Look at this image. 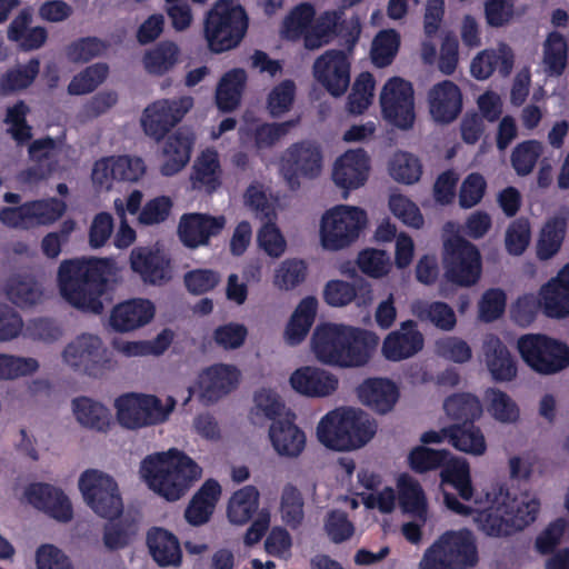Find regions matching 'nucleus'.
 <instances>
[{
  "mask_svg": "<svg viewBox=\"0 0 569 569\" xmlns=\"http://www.w3.org/2000/svg\"><path fill=\"white\" fill-rule=\"evenodd\" d=\"M79 489L87 505L109 521L103 528V543L109 550L126 548L139 530V519L122 513L123 503L116 480L97 469L86 470L79 479Z\"/></svg>",
  "mask_w": 569,
  "mask_h": 569,
  "instance_id": "1",
  "label": "nucleus"
},
{
  "mask_svg": "<svg viewBox=\"0 0 569 569\" xmlns=\"http://www.w3.org/2000/svg\"><path fill=\"white\" fill-rule=\"evenodd\" d=\"M112 262L107 258H74L63 260L57 281L61 297L73 308L100 315L102 296L107 292Z\"/></svg>",
  "mask_w": 569,
  "mask_h": 569,
  "instance_id": "2",
  "label": "nucleus"
},
{
  "mask_svg": "<svg viewBox=\"0 0 569 569\" xmlns=\"http://www.w3.org/2000/svg\"><path fill=\"white\" fill-rule=\"evenodd\" d=\"M377 345L378 337L371 331L331 322L317 326L311 337L316 358L340 368L365 366Z\"/></svg>",
  "mask_w": 569,
  "mask_h": 569,
  "instance_id": "3",
  "label": "nucleus"
},
{
  "mask_svg": "<svg viewBox=\"0 0 569 569\" xmlns=\"http://www.w3.org/2000/svg\"><path fill=\"white\" fill-rule=\"evenodd\" d=\"M141 473L150 489L168 501L183 497L202 473V469L176 448L146 457Z\"/></svg>",
  "mask_w": 569,
  "mask_h": 569,
  "instance_id": "4",
  "label": "nucleus"
},
{
  "mask_svg": "<svg viewBox=\"0 0 569 569\" xmlns=\"http://www.w3.org/2000/svg\"><path fill=\"white\" fill-rule=\"evenodd\" d=\"M376 423L361 409L352 407L328 412L317 428L318 439L327 448L337 451L358 449L376 433Z\"/></svg>",
  "mask_w": 569,
  "mask_h": 569,
  "instance_id": "5",
  "label": "nucleus"
},
{
  "mask_svg": "<svg viewBox=\"0 0 569 569\" xmlns=\"http://www.w3.org/2000/svg\"><path fill=\"white\" fill-rule=\"evenodd\" d=\"M479 561L471 530H447L425 551L420 569H468Z\"/></svg>",
  "mask_w": 569,
  "mask_h": 569,
  "instance_id": "6",
  "label": "nucleus"
},
{
  "mask_svg": "<svg viewBox=\"0 0 569 569\" xmlns=\"http://www.w3.org/2000/svg\"><path fill=\"white\" fill-rule=\"evenodd\" d=\"M248 30V16L241 6L217 3L204 19L203 33L208 48L222 53L236 48Z\"/></svg>",
  "mask_w": 569,
  "mask_h": 569,
  "instance_id": "7",
  "label": "nucleus"
},
{
  "mask_svg": "<svg viewBox=\"0 0 569 569\" xmlns=\"http://www.w3.org/2000/svg\"><path fill=\"white\" fill-rule=\"evenodd\" d=\"M446 507L460 516H475L478 528L489 537L501 538L513 535L512 522L508 512V489L499 487L488 507L482 510L462 503L457 496L450 492L443 493Z\"/></svg>",
  "mask_w": 569,
  "mask_h": 569,
  "instance_id": "8",
  "label": "nucleus"
},
{
  "mask_svg": "<svg viewBox=\"0 0 569 569\" xmlns=\"http://www.w3.org/2000/svg\"><path fill=\"white\" fill-rule=\"evenodd\" d=\"M367 212L359 207L339 204L326 211L320 224L325 249L337 251L355 242L367 224Z\"/></svg>",
  "mask_w": 569,
  "mask_h": 569,
  "instance_id": "9",
  "label": "nucleus"
},
{
  "mask_svg": "<svg viewBox=\"0 0 569 569\" xmlns=\"http://www.w3.org/2000/svg\"><path fill=\"white\" fill-rule=\"evenodd\" d=\"M518 350L523 361L540 375H553L569 366V347L543 333L520 337Z\"/></svg>",
  "mask_w": 569,
  "mask_h": 569,
  "instance_id": "10",
  "label": "nucleus"
},
{
  "mask_svg": "<svg viewBox=\"0 0 569 569\" xmlns=\"http://www.w3.org/2000/svg\"><path fill=\"white\" fill-rule=\"evenodd\" d=\"M443 267L450 282L460 287L473 286L482 271L480 251L467 239L452 237L443 244Z\"/></svg>",
  "mask_w": 569,
  "mask_h": 569,
  "instance_id": "11",
  "label": "nucleus"
},
{
  "mask_svg": "<svg viewBox=\"0 0 569 569\" xmlns=\"http://www.w3.org/2000/svg\"><path fill=\"white\" fill-rule=\"evenodd\" d=\"M66 210V202L56 197L31 200L19 206L1 208L0 222L11 229L30 230L54 223Z\"/></svg>",
  "mask_w": 569,
  "mask_h": 569,
  "instance_id": "12",
  "label": "nucleus"
},
{
  "mask_svg": "<svg viewBox=\"0 0 569 569\" xmlns=\"http://www.w3.org/2000/svg\"><path fill=\"white\" fill-rule=\"evenodd\" d=\"M114 408L119 425L129 430L161 423L169 415L157 396L136 392L119 396Z\"/></svg>",
  "mask_w": 569,
  "mask_h": 569,
  "instance_id": "13",
  "label": "nucleus"
},
{
  "mask_svg": "<svg viewBox=\"0 0 569 569\" xmlns=\"http://www.w3.org/2000/svg\"><path fill=\"white\" fill-rule=\"evenodd\" d=\"M62 357L74 371L94 378L102 376L112 362L101 339L93 335H81L68 343Z\"/></svg>",
  "mask_w": 569,
  "mask_h": 569,
  "instance_id": "14",
  "label": "nucleus"
},
{
  "mask_svg": "<svg viewBox=\"0 0 569 569\" xmlns=\"http://www.w3.org/2000/svg\"><path fill=\"white\" fill-rule=\"evenodd\" d=\"M382 114L393 126L409 129L415 121L413 88L399 77L389 79L380 94Z\"/></svg>",
  "mask_w": 569,
  "mask_h": 569,
  "instance_id": "15",
  "label": "nucleus"
},
{
  "mask_svg": "<svg viewBox=\"0 0 569 569\" xmlns=\"http://www.w3.org/2000/svg\"><path fill=\"white\" fill-rule=\"evenodd\" d=\"M351 62L346 51L329 49L312 66V74L332 97H341L350 86Z\"/></svg>",
  "mask_w": 569,
  "mask_h": 569,
  "instance_id": "16",
  "label": "nucleus"
},
{
  "mask_svg": "<svg viewBox=\"0 0 569 569\" xmlns=\"http://www.w3.org/2000/svg\"><path fill=\"white\" fill-rule=\"evenodd\" d=\"M192 107V99L184 97L179 100L162 99L154 101L143 111L142 128L147 136L160 141L179 123Z\"/></svg>",
  "mask_w": 569,
  "mask_h": 569,
  "instance_id": "17",
  "label": "nucleus"
},
{
  "mask_svg": "<svg viewBox=\"0 0 569 569\" xmlns=\"http://www.w3.org/2000/svg\"><path fill=\"white\" fill-rule=\"evenodd\" d=\"M322 168V152L318 144L305 140L291 144L282 157V171L291 188L299 186V178H316Z\"/></svg>",
  "mask_w": 569,
  "mask_h": 569,
  "instance_id": "18",
  "label": "nucleus"
},
{
  "mask_svg": "<svg viewBox=\"0 0 569 569\" xmlns=\"http://www.w3.org/2000/svg\"><path fill=\"white\" fill-rule=\"evenodd\" d=\"M224 216L190 212L180 217L177 233L181 243L189 249L208 246L210 239L221 234L226 227Z\"/></svg>",
  "mask_w": 569,
  "mask_h": 569,
  "instance_id": "19",
  "label": "nucleus"
},
{
  "mask_svg": "<svg viewBox=\"0 0 569 569\" xmlns=\"http://www.w3.org/2000/svg\"><path fill=\"white\" fill-rule=\"evenodd\" d=\"M24 497L32 507L59 522H69L73 517L69 498L61 489L52 485L31 483L26 488Z\"/></svg>",
  "mask_w": 569,
  "mask_h": 569,
  "instance_id": "20",
  "label": "nucleus"
},
{
  "mask_svg": "<svg viewBox=\"0 0 569 569\" xmlns=\"http://www.w3.org/2000/svg\"><path fill=\"white\" fill-rule=\"evenodd\" d=\"M370 159L363 149L348 150L333 164L332 180L345 190V198L350 190L360 188L368 180Z\"/></svg>",
  "mask_w": 569,
  "mask_h": 569,
  "instance_id": "21",
  "label": "nucleus"
},
{
  "mask_svg": "<svg viewBox=\"0 0 569 569\" xmlns=\"http://www.w3.org/2000/svg\"><path fill=\"white\" fill-rule=\"evenodd\" d=\"M425 346L423 335L415 320L400 323L398 330L389 332L383 339L381 352L389 361H401L416 356Z\"/></svg>",
  "mask_w": 569,
  "mask_h": 569,
  "instance_id": "22",
  "label": "nucleus"
},
{
  "mask_svg": "<svg viewBox=\"0 0 569 569\" xmlns=\"http://www.w3.org/2000/svg\"><path fill=\"white\" fill-rule=\"evenodd\" d=\"M239 377V370L231 365L219 363L207 368L199 377L201 402H217L238 386Z\"/></svg>",
  "mask_w": 569,
  "mask_h": 569,
  "instance_id": "23",
  "label": "nucleus"
},
{
  "mask_svg": "<svg viewBox=\"0 0 569 569\" xmlns=\"http://www.w3.org/2000/svg\"><path fill=\"white\" fill-rule=\"evenodd\" d=\"M295 420L296 415L289 410L283 419L274 420L270 426L269 437L274 450L280 456L296 458L306 447V435Z\"/></svg>",
  "mask_w": 569,
  "mask_h": 569,
  "instance_id": "24",
  "label": "nucleus"
},
{
  "mask_svg": "<svg viewBox=\"0 0 569 569\" xmlns=\"http://www.w3.org/2000/svg\"><path fill=\"white\" fill-rule=\"evenodd\" d=\"M371 284L363 278L353 279L352 282L345 280H330L323 290V299L331 307H345L352 301L358 307H367L372 301Z\"/></svg>",
  "mask_w": 569,
  "mask_h": 569,
  "instance_id": "25",
  "label": "nucleus"
},
{
  "mask_svg": "<svg viewBox=\"0 0 569 569\" xmlns=\"http://www.w3.org/2000/svg\"><path fill=\"white\" fill-rule=\"evenodd\" d=\"M429 102L433 119L440 123H450L461 112L462 94L455 82L445 80L430 90Z\"/></svg>",
  "mask_w": 569,
  "mask_h": 569,
  "instance_id": "26",
  "label": "nucleus"
},
{
  "mask_svg": "<svg viewBox=\"0 0 569 569\" xmlns=\"http://www.w3.org/2000/svg\"><path fill=\"white\" fill-rule=\"evenodd\" d=\"M154 316V306L148 299H130L117 305L110 316L111 327L119 332L140 328Z\"/></svg>",
  "mask_w": 569,
  "mask_h": 569,
  "instance_id": "27",
  "label": "nucleus"
},
{
  "mask_svg": "<svg viewBox=\"0 0 569 569\" xmlns=\"http://www.w3.org/2000/svg\"><path fill=\"white\" fill-rule=\"evenodd\" d=\"M360 401L378 413L392 410L399 398V389L387 378L366 379L357 389Z\"/></svg>",
  "mask_w": 569,
  "mask_h": 569,
  "instance_id": "28",
  "label": "nucleus"
},
{
  "mask_svg": "<svg viewBox=\"0 0 569 569\" xmlns=\"http://www.w3.org/2000/svg\"><path fill=\"white\" fill-rule=\"evenodd\" d=\"M539 295L547 317L561 319L569 316V263L541 287Z\"/></svg>",
  "mask_w": 569,
  "mask_h": 569,
  "instance_id": "29",
  "label": "nucleus"
},
{
  "mask_svg": "<svg viewBox=\"0 0 569 569\" xmlns=\"http://www.w3.org/2000/svg\"><path fill=\"white\" fill-rule=\"evenodd\" d=\"M290 385L300 395L326 397L338 388V379L326 370L302 367L291 375Z\"/></svg>",
  "mask_w": 569,
  "mask_h": 569,
  "instance_id": "30",
  "label": "nucleus"
},
{
  "mask_svg": "<svg viewBox=\"0 0 569 569\" xmlns=\"http://www.w3.org/2000/svg\"><path fill=\"white\" fill-rule=\"evenodd\" d=\"M485 360L493 380L511 381L517 376V365L507 346L496 336L483 343Z\"/></svg>",
  "mask_w": 569,
  "mask_h": 569,
  "instance_id": "31",
  "label": "nucleus"
},
{
  "mask_svg": "<svg viewBox=\"0 0 569 569\" xmlns=\"http://www.w3.org/2000/svg\"><path fill=\"white\" fill-rule=\"evenodd\" d=\"M32 12L29 8L22 9L10 22L7 34L10 41L19 44L24 51L40 49L48 39V31L44 27H30Z\"/></svg>",
  "mask_w": 569,
  "mask_h": 569,
  "instance_id": "32",
  "label": "nucleus"
},
{
  "mask_svg": "<svg viewBox=\"0 0 569 569\" xmlns=\"http://www.w3.org/2000/svg\"><path fill=\"white\" fill-rule=\"evenodd\" d=\"M194 138L181 129L168 137L163 147V163L160 171L166 177H171L181 171L190 160Z\"/></svg>",
  "mask_w": 569,
  "mask_h": 569,
  "instance_id": "33",
  "label": "nucleus"
},
{
  "mask_svg": "<svg viewBox=\"0 0 569 569\" xmlns=\"http://www.w3.org/2000/svg\"><path fill=\"white\" fill-rule=\"evenodd\" d=\"M221 174L218 152L208 149L196 159L190 180L193 189L203 190L211 194L220 188Z\"/></svg>",
  "mask_w": 569,
  "mask_h": 569,
  "instance_id": "34",
  "label": "nucleus"
},
{
  "mask_svg": "<svg viewBox=\"0 0 569 569\" xmlns=\"http://www.w3.org/2000/svg\"><path fill=\"white\" fill-rule=\"evenodd\" d=\"M147 543L154 561L161 566H178L181 562V548L178 538L162 528L148 532Z\"/></svg>",
  "mask_w": 569,
  "mask_h": 569,
  "instance_id": "35",
  "label": "nucleus"
},
{
  "mask_svg": "<svg viewBox=\"0 0 569 569\" xmlns=\"http://www.w3.org/2000/svg\"><path fill=\"white\" fill-rule=\"evenodd\" d=\"M247 82V73L241 68L226 72L220 79L216 90V104L223 112H231L238 108Z\"/></svg>",
  "mask_w": 569,
  "mask_h": 569,
  "instance_id": "36",
  "label": "nucleus"
},
{
  "mask_svg": "<svg viewBox=\"0 0 569 569\" xmlns=\"http://www.w3.org/2000/svg\"><path fill=\"white\" fill-rule=\"evenodd\" d=\"M130 266L146 283H161L166 278V261L149 248L140 247L131 251Z\"/></svg>",
  "mask_w": 569,
  "mask_h": 569,
  "instance_id": "37",
  "label": "nucleus"
},
{
  "mask_svg": "<svg viewBox=\"0 0 569 569\" xmlns=\"http://www.w3.org/2000/svg\"><path fill=\"white\" fill-rule=\"evenodd\" d=\"M399 505L408 513L422 522L428 516V503L421 485L408 475H402L398 481Z\"/></svg>",
  "mask_w": 569,
  "mask_h": 569,
  "instance_id": "38",
  "label": "nucleus"
},
{
  "mask_svg": "<svg viewBox=\"0 0 569 569\" xmlns=\"http://www.w3.org/2000/svg\"><path fill=\"white\" fill-rule=\"evenodd\" d=\"M567 218L563 216L547 219L536 246L539 260H549L559 252L567 233Z\"/></svg>",
  "mask_w": 569,
  "mask_h": 569,
  "instance_id": "39",
  "label": "nucleus"
},
{
  "mask_svg": "<svg viewBox=\"0 0 569 569\" xmlns=\"http://www.w3.org/2000/svg\"><path fill=\"white\" fill-rule=\"evenodd\" d=\"M449 435V443L457 450L481 456L487 450L485 436L479 427L473 423H453L446 427Z\"/></svg>",
  "mask_w": 569,
  "mask_h": 569,
  "instance_id": "40",
  "label": "nucleus"
},
{
  "mask_svg": "<svg viewBox=\"0 0 569 569\" xmlns=\"http://www.w3.org/2000/svg\"><path fill=\"white\" fill-rule=\"evenodd\" d=\"M318 301L315 297L309 296L300 301L286 328L289 345L296 346L305 340L315 322Z\"/></svg>",
  "mask_w": 569,
  "mask_h": 569,
  "instance_id": "41",
  "label": "nucleus"
},
{
  "mask_svg": "<svg viewBox=\"0 0 569 569\" xmlns=\"http://www.w3.org/2000/svg\"><path fill=\"white\" fill-rule=\"evenodd\" d=\"M72 410L79 423L87 428L107 431L110 427L111 415L109 409L88 397L73 399Z\"/></svg>",
  "mask_w": 569,
  "mask_h": 569,
  "instance_id": "42",
  "label": "nucleus"
},
{
  "mask_svg": "<svg viewBox=\"0 0 569 569\" xmlns=\"http://www.w3.org/2000/svg\"><path fill=\"white\" fill-rule=\"evenodd\" d=\"M259 491L254 486H244L229 500L227 516L231 523L244 525L258 511Z\"/></svg>",
  "mask_w": 569,
  "mask_h": 569,
  "instance_id": "43",
  "label": "nucleus"
},
{
  "mask_svg": "<svg viewBox=\"0 0 569 569\" xmlns=\"http://www.w3.org/2000/svg\"><path fill=\"white\" fill-rule=\"evenodd\" d=\"M441 483L451 486L462 500L473 497L470 467L466 460L453 459L451 456L440 470Z\"/></svg>",
  "mask_w": 569,
  "mask_h": 569,
  "instance_id": "44",
  "label": "nucleus"
},
{
  "mask_svg": "<svg viewBox=\"0 0 569 569\" xmlns=\"http://www.w3.org/2000/svg\"><path fill=\"white\" fill-rule=\"evenodd\" d=\"M443 409L456 423H473L482 415L480 400L468 392L449 396L443 402Z\"/></svg>",
  "mask_w": 569,
  "mask_h": 569,
  "instance_id": "45",
  "label": "nucleus"
},
{
  "mask_svg": "<svg viewBox=\"0 0 569 569\" xmlns=\"http://www.w3.org/2000/svg\"><path fill=\"white\" fill-rule=\"evenodd\" d=\"M545 70L550 77H559L568 64V43L566 38L552 31L548 34L543 48Z\"/></svg>",
  "mask_w": 569,
  "mask_h": 569,
  "instance_id": "46",
  "label": "nucleus"
},
{
  "mask_svg": "<svg viewBox=\"0 0 569 569\" xmlns=\"http://www.w3.org/2000/svg\"><path fill=\"white\" fill-rule=\"evenodd\" d=\"M540 511V501L536 497L522 495L520 498L512 497L508 491V515L512 522L513 533L523 530L536 521Z\"/></svg>",
  "mask_w": 569,
  "mask_h": 569,
  "instance_id": "47",
  "label": "nucleus"
},
{
  "mask_svg": "<svg viewBox=\"0 0 569 569\" xmlns=\"http://www.w3.org/2000/svg\"><path fill=\"white\" fill-rule=\"evenodd\" d=\"M282 521L291 529H298L305 519L302 492L292 483L283 486L279 507Z\"/></svg>",
  "mask_w": 569,
  "mask_h": 569,
  "instance_id": "48",
  "label": "nucleus"
},
{
  "mask_svg": "<svg viewBox=\"0 0 569 569\" xmlns=\"http://www.w3.org/2000/svg\"><path fill=\"white\" fill-rule=\"evenodd\" d=\"M412 310L420 320L430 321L441 330L449 331L457 322L453 309L442 301L418 302L413 305Z\"/></svg>",
  "mask_w": 569,
  "mask_h": 569,
  "instance_id": "49",
  "label": "nucleus"
},
{
  "mask_svg": "<svg viewBox=\"0 0 569 569\" xmlns=\"http://www.w3.org/2000/svg\"><path fill=\"white\" fill-rule=\"evenodd\" d=\"M450 456V452L446 449L438 450L426 446H417L410 451L408 461L412 471L425 473L442 469Z\"/></svg>",
  "mask_w": 569,
  "mask_h": 569,
  "instance_id": "50",
  "label": "nucleus"
},
{
  "mask_svg": "<svg viewBox=\"0 0 569 569\" xmlns=\"http://www.w3.org/2000/svg\"><path fill=\"white\" fill-rule=\"evenodd\" d=\"M299 122L300 117H297L283 122H263L258 124L252 132L254 147L258 150L272 148L281 138L287 136L292 128L297 127Z\"/></svg>",
  "mask_w": 569,
  "mask_h": 569,
  "instance_id": "51",
  "label": "nucleus"
},
{
  "mask_svg": "<svg viewBox=\"0 0 569 569\" xmlns=\"http://www.w3.org/2000/svg\"><path fill=\"white\" fill-rule=\"evenodd\" d=\"M179 49L176 43L160 42L154 49L144 54L143 63L148 72L162 76L178 61Z\"/></svg>",
  "mask_w": 569,
  "mask_h": 569,
  "instance_id": "52",
  "label": "nucleus"
},
{
  "mask_svg": "<svg viewBox=\"0 0 569 569\" xmlns=\"http://www.w3.org/2000/svg\"><path fill=\"white\" fill-rule=\"evenodd\" d=\"M400 46V36L395 29L381 30L375 37L371 60L376 67L385 68L392 63Z\"/></svg>",
  "mask_w": 569,
  "mask_h": 569,
  "instance_id": "53",
  "label": "nucleus"
},
{
  "mask_svg": "<svg viewBox=\"0 0 569 569\" xmlns=\"http://www.w3.org/2000/svg\"><path fill=\"white\" fill-rule=\"evenodd\" d=\"M389 172L396 181L412 184L420 179L422 166L416 156L398 151L390 160Z\"/></svg>",
  "mask_w": 569,
  "mask_h": 569,
  "instance_id": "54",
  "label": "nucleus"
},
{
  "mask_svg": "<svg viewBox=\"0 0 569 569\" xmlns=\"http://www.w3.org/2000/svg\"><path fill=\"white\" fill-rule=\"evenodd\" d=\"M375 78L370 72H361L348 97V110L353 114L363 113L371 103L375 90Z\"/></svg>",
  "mask_w": 569,
  "mask_h": 569,
  "instance_id": "55",
  "label": "nucleus"
},
{
  "mask_svg": "<svg viewBox=\"0 0 569 569\" xmlns=\"http://www.w3.org/2000/svg\"><path fill=\"white\" fill-rule=\"evenodd\" d=\"M29 111V107L22 100L7 109L4 122L10 124L8 132L19 144H23L32 138V128L27 122Z\"/></svg>",
  "mask_w": 569,
  "mask_h": 569,
  "instance_id": "56",
  "label": "nucleus"
},
{
  "mask_svg": "<svg viewBox=\"0 0 569 569\" xmlns=\"http://www.w3.org/2000/svg\"><path fill=\"white\" fill-rule=\"evenodd\" d=\"M316 16L315 7L311 3L303 2L296 6L283 21V28L287 38L297 40L312 24Z\"/></svg>",
  "mask_w": 569,
  "mask_h": 569,
  "instance_id": "57",
  "label": "nucleus"
},
{
  "mask_svg": "<svg viewBox=\"0 0 569 569\" xmlns=\"http://www.w3.org/2000/svg\"><path fill=\"white\" fill-rule=\"evenodd\" d=\"M296 84L292 80H283L268 94L267 109L271 118H280L288 112L295 101Z\"/></svg>",
  "mask_w": 569,
  "mask_h": 569,
  "instance_id": "58",
  "label": "nucleus"
},
{
  "mask_svg": "<svg viewBox=\"0 0 569 569\" xmlns=\"http://www.w3.org/2000/svg\"><path fill=\"white\" fill-rule=\"evenodd\" d=\"M108 48V44L97 37H82L72 41L67 47V57L76 63H84L100 57Z\"/></svg>",
  "mask_w": 569,
  "mask_h": 569,
  "instance_id": "59",
  "label": "nucleus"
},
{
  "mask_svg": "<svg viewBox=\"0 0 569 569\" xmlns=\"http://www.w3.org/2000/svg\"><path fill=\"white\" fill-rule=\"evenodd\" d=\"M542 152L541 143L537 140H527L519 143L511 153V164L517 174H529Z\"/></svg>",
  "mask_w": 569,
  "mask_h": 569,
  "instance_id": "60",
  "label": "nucleus"
},
{
  "mask_svg": "<svg viewBox=\"0 0 569 569\" xmlns=\"http://www.w3.org/2000/svg\"><path fill=\"white\" fill-rule=\"evenodd\" d=\"M39 73V61L31 59L27 66L7 71L0 80V88L7 92L22 90L31 86Z\"/></svg>",
  "mask_w": 569,
  "mask_h": 569,
  "instance_id": "61",
  "label": "nucleus"
},
{
  "mask_svg": "<svg viewBox=\"0 0 569 569\" xmlns=\"http://www.w3.org/2000/svg\"><path fill=\"white\" fill-rule=\"evenodd\" d=\"M531 238V227L527 218L520 217L513 220L507 231L505 246L508 253L512 256L522 254L529 246Z\"/></svg>",
  "mask_w": 569,
  "mask_h": 569,
  "instance_id": "62",
  "label": "nucleus"
},
{
  "mask_svg": "<svg viewBox=\"0 0 569 569\" xmlns=\"http://www.w3.org/2000/svg\"><path fill=\"white\" fill-rule=\"evenodd\" d=\"M258 243L263 251L273 258H279L286 250L287 242L276 224V219L263 221L258 232Z\"/></svg>",
  "mask_w": 569,
  "mask_h": 569,
  "instance_id": "63",
  "label": "nucleus"
},
{
  "mask_svg": "<svg viewBox=\"0 0 569 569\" xmlns=\"http://www.w3.org/2000/svg\"><path fill=\"white\" fill-rule=\"evenodd\" d=\"M41 290L36 282L21 279H11L8 283L7 296L9 300L20 307L34 306L41 298Z\"/></svg>",
  "mask_w": 569,
  "mask_h": 569,
  "instance_id": "64",
  "label": "nucleus"
}]
</instances>
